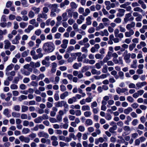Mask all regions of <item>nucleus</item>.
Returning a JSON list of instances; mask_svg holds the SVG:
<instances>
[{"label":"nucleus","mask_w":147,"mask_h":147,"mask_svg":"<svg viewBox=\"0 0 147 147\" xmlns=\"http://www.w3.org/2000/svg\"><path fill=\"white\" fill-rule=\"evenodd\" d=\"M21 38V36L18 35L16 36L15 38L12 41V43L13 44H17L19 43V40Z\"/></svg>","instance_id":"12"},{"label":"nucleus","mask_w":147,"mask_h":147,"mask_svg":"<svg viewBox=\"0 0 147 147\" xmlns=\"http://www.w3.org/2000/svg\"><path fill=\"white\" fill-rule=\"evenodd\" d=\"M107 68L108 67L106 65H105L103 67V68L102 69V72L104 73H106L107 71Z\"/></svg>","instance_id":"53"},{"label":"nucleus","mask_w":147,"mask_h":147,"mask_svg":"<svg viewBox=\"0 0 147 147\" xmlns=\"http://www.w3.org/2000/svg\"><path fill=\"white\" fill-rule=\"evenodd\" d=\"M14 109L15 111H20V107L19 105H16L14 107Z\"/></svg>","instance_id":"56"},{"label":"nucleus","mask_w":147,"mask_h":147,"mask_svg":"<svg viewBox=\"0 0 147 147\" xmlns=\"http://www.w3.org/2000/svg\"><path fill=\"white\" fill-rule=\"evenodd\" d=\"M55 106L57 107H62L63 106L66 109H67L69 107L66 102L64 100L58 101L55 103Z\"/></svg>","instance_id":"2"},{"label":"nucleus","mask_w":147,"mask_h":147,"mask_svg":"<svg viewBox=\"0 0 147 147\" xmlns=\"http://www.w3.org/2000/svg\"><path fill=\"white\" fill-rule=\"evenodd\" d=\"M31 9L35 11V13H38L40 10V7L37 8L35 6L32 7Z\"/></svg>","instance_id":"31"},{"label":"nucleus","mask_w":147,"mask_h":147,"mask_svg":"<svg viewBox=\"0 0 147 147\" xmlns=\"http://www.w3.org/2000/svg\"><path fill=\"white\" fill-rule=\"evenodd\" d=\"M30 66L33 68L38 67L40 66V62H37L36 63L31 61L30 64Z\"/></svg>","instance_id":"8"},{"label":"nucleus","mask_w":147,"mask_h":147,"mask_svg":"<svg viewBox=\"0 0 147 147\" xmlns=\"http://www.w3.org/2000/svg\"><path fill=\"white\" fill-rule=\"evenodd\" d=\"M12 115L14 117L19 118L20 116V114L16 112H13L12 113Z\"/></svg>","instance_id":"38"},{"label":"nucleus","mask_w":147,"mask_h":147,"mask_svg":"<svg viewBox=\"0 0 147 147\" xmlns=\"http://www.w3.org/2000/svg\"><path fill=\"white\" fill-rule=\"evenodd\" d=\"M73 55L74 56H76L78 57L77 59L78 62H81L82 61L83 57L82 56V53L81 52L74 53L73 54Z\"/></svg>","instance_id":"9"},{"label":"nucleus","mask_w":147,"mask_h":147,"mask_svg":"<svg viewBox=\"0 0 147 147\" xmlns=\"http://www.w3.org/2000/svg\"><path fill=\"white\" fill-rule=\"evenodd\" d=\"M133 10L135 11H138L141 12L142 14H145L144 11L140 7H135L134 9Z\"/></svg>","instance_id":"25"},{"label":"nucleus","mask_w":147,"mask_h":147,"mask_svg":"<svg viewBox=\"0 0 147 147\" xmlns=\"http://www.w3.org/2000/svg\"><path fill=\"white\" fill-rule=\"evenodd\" d=\"M51 10L55 11L57 13H59L60 11V9L58 8V5L57 4H50Z\"/></svg>","instance_id":"5"},{"label":"nucleus","mask_w":147,"mask_h":147,"mask_svg":"<svg viewBox=\"0 0 147 147\" xmlns=\"http://www.w3.org/2000/svg\"><path fill=\"white\" fill-rule=\"evenodd\" d=\"M8 73V74H7L6 73H5V75L7 76V79L9 81H11L13 79V77L15 76L16 73L14 71H9Z\"/></svg>","instance_id":"4"},{"label":"nucleus","mask_w":147,"mask_h":147,"mask_svg":"<svg viewBox=\"0 0 147 147\" xmlns=\"http://www.w3.org/2000/svg\"><path fill=\"white\" fill-rule=\"evenodd\" d=\"M133 110L131 107H128L127 109L124 110V113L125 114L127 115Z\"/></svg>","instance_id":"27"},{"label":"nucleus","mask_w":147,"mask_h":147,"mask_svg":"<svg viewBox=\"0 0 147 147\" xmlns=\"http://www.w3.org/2000/svg\"><path fill=\"white\" fill-rule=\"evenodd\" d=\"M131 13H129L125 14V18H124V21L126 23H127L128 21V19L131 16Z\"/></svg>","instance_id":"23"},{"label":"nucleus","mask_w":147,"mask_h":147,"mask_svg":"<svg viewBox=\"0 0 147 147\" xmlns=\"http://www.w3.org/2000/svg\"><path fill=\"white\" fill-rule=\"evenodd\" d=\"M14 66V65L11 63L7 67L5 70V73H6L7 74H8V72L12 69Z\"/></svg>","instance_id":"13"},{"label":"nucleus","mask_w":147,"mask_h":147,"mask_svg":"<svg viewBox=\"0 0 147 147\" xmlns=\"http://www.w3.org/2000/svg\"><path fill=\"white\" fill-rule=\"evenodd\" d=\"M104 57V55L99 53L95 55V58L97 59H102Z\"/></svg>","instance_id":"39"},{"label":"nucleus","mask_w":147,"mask_h":147,"mask_svg":"<svg viewBox=\"0 0 147 147\" xmlns=\"http://www.w3.org/2000/svg\"><path fill=\"white\" fill-rule=\"evenodd\" d=\"M29 53V50H27L23 52L22 54V56L23 57H25L28 56Z\"/></svg>","instance_id":"47"},{"label":"nucleus","mask_w":147,"mask_h":147,"mask_svg":"<svg viewBox=\"0 0 147 147\" xmlns=\"http://www.w3.org/2000/svg\"><path fill=\"white\" fill-rule=\"evenodd\" d=\"M59 144L60 146L61 147H63L65 146H69L68 144H66L64 142H60Z\"/></svg>","instance_id":"59"},{"label":"nucleus","mask_w":147,"mask_h":147,"mask_svg":"<svg viewBox=\"0 0 147 147\" xmlns=\"http://www.w3.org/2000/svg\"><path fill=\"white\" fill-rule=\"evenodd\" d=\"M92 99V97H88L86 98L85 101H84V100L83 99V104H85L86 102H91Z\"/></svg>","instance_id":"36"},{"label":"nucleus","mask_w":147,"mask_h":147,"mask_svg":"<svg viewBox=\"0 0 147 147\" xmlns=\"http://www.w3.org/2000/svg\"><path fill=\"white\" fill-rule=\"evenodd\" d=\"M49 120L50 122L52 123L57 122V121L55 118L51 117L49 119Z\"/></svg>","instance_id":"58"},{"label":"nucleus","mask_w":147,"mask_h":147,"mask_svg":"<svg viewBox=\"0 0 147 147\" xmlns=\"http://www.w3.org/2000/svg\"><path fill=\"white\" fill-rule=\"evenodd\" d=\"M69 94V92L65 91L60 94V98L61 100L64 99L66 97L68 96Z\"/></svg>","instance_id":"17"},{"label":"nucleus","mask_w":147,"mask_h":147,"mask_svg":"<svg viewBox=\"0 0 147 147\" xmlns=\"http://www.w3.org/2000/svg\"><path fill=\"white\" fill-rule=\"evenodd\" d=\"M9 109H5L3 111V114L8 117L11 116V115L9 114Z\"/></svg>","instance_id":"21"},{"label":"nucleus","mask_w":147,"mask_h":147,"mask_svg":"<svg viewBox=\"0 0 147 147\" xmlns=\"http://www.w3.org/2000/svg\"><path fill=\"white\" fill-rule=\"evenodd\" d=\"M19 139L21 142H24L26 143H28L30 141V139L29 138L25 137L22 135L19 136Z\"/></svg>","instance_id":"6"},{"label":"nucleus","mask_w":147,"mask_h":147,"mask_svg":"<svg viewBox=\"0 0 147 147\" xmlns=\"http://www.w3.org/2000/svg\"><path fill=\"white\" fill-rule=\"evenodd\" d=\"M34 33L36 35L39 36L41 33V30L40 29H37L36 30Z\"/></svg>","instance_id":"52"},{"label":"nucleus","mask_w":147,"mask_h":147,"mask_svg":"<svg viewBox=\"0 0 147 147\" xmlns=\"http://www.w3.org/2000/svg\"><path fill=\"white\" fill-rule=\"evenodd\" d=\"M53 45L54 44L52 42H47L44 44L43 48L45 52L51 53L55 49Z\"/></svg>","instance_id":"1"},{"label":"nucleus","mask_w":147,"mask_h":147,"mask_svg":"<svg viewBox=\"0 0 147 147\" xmlns=\"http://www.w3.org/2000/svg\"><path fill=\"white\" fill-rule=\"evenodd\" d=\"M47 18V14L42 12L41 13H39L38 15L36 20L38 22H41L42 21V19L46 20Z\"/></svg>","instance_id":"3"},{"label":"nucleus","mask_w":147,"mask_h":147,"mask_svg":"<svg viewBox=\"0 0 147 147\" xmlns=\"http://www.w3.org/2000/svg\"><path fill=\"white\" fill-rule=\"evenodd\" d=\"M98 104L96 101H94L91 104V108H94L97 107Z\"/></svg>","instance_id":"48"},{"label":"nucleus","mask_w":147,"mask_h":147,"mask_svg":"<svg viewBox=\"0 0 147 147\" xmlns=\"http://www.w3.org/2000/svg\"><path fill=\"white\" fill-rule=\"evenodd\" d=\"M117 128V125H114L112 127L110 128L109 131L110 132L112 133H115L114 130H116Z\"/></svg>","instance_id":"29"},{"label":"nucleus","mask_w":147,"mask_h":147,"mask_svg":"<svg viewBox=\"0 0 147 147\" xmlns=\"http://www.w3.org/2000/svg\"><path fill=\"white\" fill-rule=\"evenodd\" d=\"M76 97L74 96L73 97L71 98H70L68 100V102L69 104H72L73 102H74L76 101Z\"/></svg>","instance_id":"24"},{"label":"nucleus","mask_w":147,"mask_h":147,"mask_svg":"<svg viewBox=\"0 0 147 147\" xmlns=\"http://www.w3.org/2000/svg\"><path fill=\"white\" fill-rule=\"evenodd\" d=\"M135 25V23L134 22H132L131 24H127L126 26V28L128 30H131V28L134 27Z\"/></svg>","instance_id":"18"},{"label":"nucleus","mask_w":147,"mask_h":147,"mask_svg":"<svg viewBox=\"0 0 147 147\" xmlns=\"http://www.w3.org/2000/svg\"><path fill=\"white\" fill-rule=\"evenodd\" d=\"M92 74L93 75L97 74L99 75L100 74V71H97L95 69H92L91 71Z\"/></svg>","instance_id":"33"},{"label":"nucleus","mask_w":147,"mask_h":147,"mask_svg":"<svg viewBox=\"0 0 147 147\" xmlns=\"http://www.w3.org/2000/svg\"><path fill=\"white\" fill-rule=\"evenodd\" d=\"M36 48H38L39 47V45L41 42V40L39 38H37L36 40Z\"/></svg>","instance_id":"50"},{"label":"nucleus","mask_w":147,"mask_h":147,"mask_svg":"<svg viewBox=\"0 0 147 147\" xmlns=\"http://www.w3.org/2000/svg\"><path fill=\"white\" fill-rule=\"evenodd\" d=\"M10 88L12 90H17L18 88V86L15 84H11L10 86Z\"/></svg>","instance_id":"43"},{"label":"nucleus","mask_w":147,"mask_h":147,"mask_svg":"<svg viewBox=\"0 0 147 147\" xmlns=\"http://www.w3.org/2000/svg\"><path fill=\"white\" fill-rule=\"evenodd\" d=\"M60 88L61 91L62 92L65 91L66 89V87L62 84L60 85Z\"/></svg>","instance_id":"62"},{"label":"nucleus","mask_w":147,"mask_h":147,"mask_svg":"<svg viewBox=\"0 0 147 147\" xmlns=\"http://www.w3.org/2000/svg\"><path fill=\"white\" fill-rule=\"evenodd\" d=\"M30 132V130L28 128H24L22 131L23 134H26Z\"/></svg>","instance_id":"37"},{"label":"nucleus","mask_w":147,"mask_h":147,"mask_svg":"<svg viewBox=\"0 0 147 147\" xmlns=\"http://www.w3.org/2000/svg\"><path fill=\"white\" fill-rule=\"evenodd\" d=\"M70 6L72 9H76L77 7V5L74 2H72L70 3Z\"/></svg>","instance_id":"46"},{"label":"nucleus","mask_w":147,"mask_h":147,"mask_svg":"<svg viewBox=\"0 0 147 147\" xmlns=\"http://www.w3.org/2000/svg\"><path fill=\"white\" fill-rule=\"evenodd\" d=\"M19 81V78L18 77H16L14 79L13 82L15 84H17Z\"/></svg>","instance_id":"63"},{"label":"nucleus","mask_w":147,"mask_h":147,"mask_svg":"<svg viewBox=\"0 0 147 147\" xmlns=\"http://www.w3.org/2000/svg\"><path fill=\"white\" fill-rule=\"evenodd\" d=\"M67 13L66 12H64L63 13L62 15V16L63 18V21H65L67 20Z\"/></svg>","instance_id":"40"},{"label":"nucleus","mask_w":147,"mask_h":147,"mask_svg":"<svg viewBox=\"0 0 147 147\" xmlns=\"http://www.w3.org/2000/svg\"><path fill=\"white\" fill-rule=\"evenodd\" d=\"M147 84V83L146 82H138L136 84V86L137 87H138V89L141 88L142 86H143Z\"/></svg>","instance_id":"19"},{"label":"nucleus","mask_w":147,"mask_h":147,"mask_svg":"<svg viewBox=\"0 0 147 147\" xmlns=\"http://www.w3.org/2000/svg\"><path fill=\"white\" fill-rule=\"evenodd\" d=\"M14 26L13 28L15 30L19 28V26L18 23L16 21L13 22Z\"/></svg>","instance_id":"60"},{"label":"nucleus","mask_w":147,"mask_h":147,"mask_svg":"<svg viewBox=\"0 0 147 147\" xmlns=\"http://www.w3.org/2000/svg\"><path fill=\"white\" fill-rule=\"evenodd\" d=\"M86 123L88 125H91L92 124L93 122L92 120L91 119H88L86 121Z\"/></svg>","instance_id":"55"},{"label":"nucleus","mask_w":147,"mask_h":147,"mask_svg":"<svg viewBox=\"0 0 147 147\" xmlns=\"http://www.w3.org/2000/svg\"><path fill=\"white\" fill-rule=\"evenodd\" d=\"M41 142L42 143H46L47 144L49 145L51 144V141L49 139H46L45 138H43L41 139Z\"/></svg>","instance_id":"20"},{"label":"nucleus","mask_w":147,"mask_h":147,"mask_svg":"<svg viewBox=\"0 0 147 147\" xmlns=\"http://www.w3.org/2000/svg\"><path fill=\"white\" fill-rule=\"evenodd\" d=\"M69 1L67 0H65L63 2L61 3L60 4L61 8L63 7L65 5H67L69 4Z\"/></svg>","instance_id":"22"},{"label":"nucleus","mask_w":147,"mask_h":147,"mask_svg":"<svg viewBox=\"0 0 147 147\" xmlns=\"http://www.w3.org/2000/svg\"><path fill=\"white\" fill-rule=\"evenodd\" d=\"M42 121V119L41 116L39 117L34 120V122L36 123H41Z\"/></svg>","instance_id":"28"},{"label":"nucleus","mask_w":147,"mask_h":147,"mask_svg":"<svg viewBox=\"0 0 147 147\" xmlns=\"http://www.w3.org/2000/svg\"><path fill=\"white\" fill-rule=\"evenodd\" d=\"M84 115L86 117H89L91 115V113L90 111H87L84 113Z\"/></svg>","instance_id":"61"},{"label":"nucleus","mask_w":147,"mask_h":147,"mask_svg":"<svg viewBox=\"0 0 147 147\" xmlns=\"http://www.w3.org/2000/svg\"><path fill=\"white\" fill-rule=\"evenodd\" d=\"M82 65V63H75L73 65V67L74 69H78L79 67H80Z\"/></svg>","instance_id":"30"},{"label":"nucleus","mask_w":147,"mask_h":147,"mask_svg":"<svg viewBox=\"0 0 147 147\" xmlns=\"http://www.w3.org/2000/svg\"><path fill=\"white\" fill-rule=\"evenodd\" d=\"M27 96H26L22 95L19 96L18 98V100L20 102H22L23 100L27 99Z\"/></svg>","instance_id":"26"},{"label":"nucleus","mask_w":147,"mask_h":147,"mask_svg":"<svg viewBox=\"0 0 147 147\" xmlns=\"http://www.w3.org/2000/svg\"><path fill=\"white\" fill-rule=\"evenodd\" d=\"M34 28V27L32 25H29L27 28L25 29L24 31L25 32L27 33H29Z\"/></svg>","instance_id":"15"},{"label":"nucleus","mask_w":147,"mask_h":147,"mask_svg":"<svg viewBox=\"0 0 147 147\" xmlns=\"http://www.w3.org/2000/svg\"><path fill=\"white\" fill-rule=\"evenodd\" d=\"M90 13V9L88 8H86L85 10V12H83V16H86Z\"/></svg>","instance_id":"49"},{"label":"nucleus","mask_w":147,"mask_h":147,"mask_svg":"<svg viewBox=\"0 0 147 147\" xmlns=\"http://www.w3.org/2000/svg\"><path fill=\"white\" fill-rule=\"evenodd\" d=\"M7 95L8 96L5 99V100L6 101H7L10 100V98L12 97V94L10 92L7 93Z\"/></svg>","instance_id":"41"},{"label":"nucleus","mask_w":147,"mask_h":147,"mask_svg":"<svg viewBox=\"0 0 147 147\" xmlns=\"http://www.w3.org/2000/svg\"><path fill=\"white\" fill-rule=\"evenodd\" d=\"M45 76L43 74H40L37 77V80H42L45 78Z\"/></svg>","instance_id":"45"},{"label":"nucleus","mask_w":147,"mask_h":147,"mask_svg":"<svg viewBox=\"0 0 147 147\" xmlns=\"http://www.w3.org/2000/svg\"><path fill=\"white\" fill-rule=\"evenodd\" d=\"M68 41L67 39H63L62 40V44L61 45V47L64 49H66L67 46Z\"/></svg>","instance_id":"10"},{"label":"nucleus","mask_w":147,"mask_h":147,"mask_svg":"<svg viewBox=\"0 0 147 147\" xmlns=\"http://www.w3.org/2000/svg\"><path fill=\"white\" fill-rule=\"evenodd\" d=\"M49 11V9L47 7H44L42 8V12L47 14Z\"/></svg>","instance_id":"44"},{"label":"nucleus","mask_w":147,"mask_h":147,"mask_svg":"<svg viewBox=\"0 0 147 147\" xmlns=\"http://www.w3.org/2000/svg\"><path fill=\"white\" fill-rule=\"evenodd\" d=\"M28 15L29 18H32L34 17L35 14L33 11L30 10L29 12Z\"/></svg>","instance_id":"32"},{"label":"nucleus","mask_w":147,"mask_h":147,"mask_svg":"<svg viewBox=\"0 0 147 147\" xmlns=\"http://www.w3.org/2000/svg\"><path fill=\"white\" fill-rule=\"evenodd\" d=\"M5 44L4 48L5 49H8L10 46L11 43L8 40H5L4 42Z\"/></svg>","instance_id":"14"},{"label":"nucleus","mask_w":147,"mask_h":147,"mask_svg":"<svg viewBox=\"0 0 147 147\" xmlns=\"http://www.w3.org/2000/svg\"><path fill=\"white\" fill-rule=\"evenodd\" d=\"M38 135L40 138L45 137L46 138H48L49 136L48 134L43 131L39 132L38 134Z\"/></svg>","instance_id":"7"},{"label":"nucleus","mask_w":147,"mask_h":147,"mask_svg":"<svg viewBox=\"0 0 147 147\" xmlns=\"http://www.w3.org/2000/svg\"><path fill=\"white\" fill-rule=\"evenodd\" d=\"M91 18L90 17L88 16L86 18V24L87 25H90L91 24Z\"/></svg>","instance_id":"42"},{"label":"nucleus","mask_w":147,"mask_h":147,"mask_svg":"<svg viewBox=\"0 0 147 147\" xmlns=\"http://www.w3.org/2000/svg\"><path fill=\"white\" fill-rule=\"evenodd\" d=\"M130 56L131 54L130 53H128V54L123 56L124 57V59L127 63H129L130 62L131 60L130 59Z\"/></svg>","instance_id":"11"},{"label":"nucleus","mask_w":147,"mask_h":147,"mask_svg":"<svg viewBox=\"0 0 147 147\" xmlns=\"http://www.w3.org/2000/svg\"><path fill=\"white\" fill-rule=\"evenodd\" d=\"M28 117L27 115L26 114L23 113L21 115V118L23 119H28Z\"/></svg>","instance_id":"57"},{"label":"nucleus","mask_w":147,"mask_h":147,"mask_svg":"<svg viewBox=\"0 0 147 147\" xmlns=\"http://www.w3.org/2000/svg\"><path fill=\"white\" fill-rule=\"evenodd\" d=\"M28 109V107L27 106L23 105L22 106L21 112L23 113L26 112Z\"/></svg>","instance_id":"35"},{"label":"nucleus","mask_w":147,"mask_h":147,"mask_svg":"<svg viewBox=\"0 0 147 147\" xmlns=\"http://www.w3.org/2000/svg\"><path fill=\"white\" fill-rule=\"evenodd\" d=\"M136 45V44L134 43H133L132 44L130 45L129 47V50L131 51H132L135 48Z\"/></svg>","instance_id":"51"},{"label":"nucleus","mask_w":147,"mask_h":147,"mask_svg":"<svg viewBox=\"0 0 147 147\" xmlns=\"http://www.w3.org/2000/svg\"><path fill=\"white\" fill-rule=\"evenodd\" d=\"M30 85L33 86L37 87L38 86V83L34 81H32L30 84Z\"/></svg>","instance_id":"64"},{"label":"nucleus","mask_w":147,"mask_h":147,"mask_svg":"<svg viewBox=\"0 0 147 147\" xmlns=\"http://www.w3.org/2000/svg\"><path fill=\"white\" fill-rule=\"evenodd\" d=\"M129 30V32H126L125 33V36L126 37H130L134 34V31L132 29Z\"/></svg>","instance_id":"16"},{"label":"nucleus","mask_w":147,"mask_h":147,"mask_svg":"<svg viewBox=\"0 0 147 147\" xmlns=\"http://www.w3.org/2000/svg\"><path fill=\"white\" fill-rule=\"evenodd\" d=\"M133 64L131 65V67L132 68H136L137 66L136 64L137 63V60L136 59L133 61Z\"/></svg>","instance_id":"54"},{"label":"nucleus","mask_w":147,"mask_h":147,"mask_svg":"<svg viewBox=\"0 0 147 147\" xmlns=\"http://www.w3.org/2000/svg\"><path fill=\"white\" fill-rule=\"evenodd\" d=\"M28 24L24 22H21L20 23V26L21 28H24L26 27Z\"/></svg>","instance_id":"34"}]
</instances>
